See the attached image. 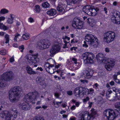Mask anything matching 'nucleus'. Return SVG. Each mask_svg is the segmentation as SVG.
<instances>
[{
    "label": "nucleus",
    "mask_w": 120,
    "mask_h": 120,
    "mask_svg": "<svg viewBox=\"0 0 120 120\" xmlns=\"http://www.w3.org/2000/svg\"><path fill=\"white\" fill-rule=\"evenodd\" d=\"M51 45L50 41L47 39H44L40 40L37 43V47L41 49L49 48Z\"/></svg>",
    "instance_id": "5"
},
{
    "label": "nucleus",
    "mask_w": 120,
    "mask_h": 120,
    "mask_svg": "<svg viewBox=\"0 0 120 120\" xmlns=\"http://www.w3.org/2000/svg\"><path fill=\"white\" fill-rule=\"evenodd\" d=\"M104 36V40L107 43H109L114 39L115 34L114 32L109 31L105 33Z\"/></svg>",
    "instance_id": "9"
},
{
    "label": "nucleus",
    "mask_w": 120,
    "mask_h": 120,
    "mask_svg": "<svg viewBox=\"0 0 120 120\" xmlns=\"http://www.w3.org/2000/svg\"><path fill=\"white\" fill-rule=\"evenodd\" d=\"M111 22L117 24H120V13L119 11H115L112 13L110 16Z\"/></svg>",
    "instance_id": "7"
},
{
    "label": "nucleus",
    "mask_w": 120,
    "mask_h": 120,
    "mask_svg": "<svg viewBox=\"0 0 120 120\" xmlns=\"http://www.w3.org/2000/svg\"><path fill=\"white\" fill-rule=\"evenodd\" d=\"M71 50L72 51V52L74 53H75L78 50V48L77 47H75L74 46L71 48H70Z\"/></svg>",
    "instance_id": "38"
},
{
    "label": "nucleus",
    "mask_w": 120,
    "mask_h": 120,
    "mask_svg": "<svg viewBox=\"0 0 120 120\" xmlns=\"http://www.w3.org/2000/svg\"><path fill=\"white\" fill-rule=\"evenodd\" d=\"M88 89L86 88L80 86L77 87L74 89V95L77 97L83 96Z\"/></svg>",
    "instance_id": "6"
},
{
    "label": "nucleus",
    "mask_w": 120,
    "mask_h": 120,
    "mask_svg": "<svg viewBox=\"0 0 120 120\" xmlns=\"http://www.w3.org/2000/svg\"><path fill=\"white\" fill-rule=\"evenodd\" d=\"M104 62L106 64L105 65V68L108 71H110L112 70V68L115 64V61L114 60H104Z\"/></svg>",
    "instance_id": "15"
},
{
    "label": "nucleus",
    "mask_w": 120,
    "mask_h": 120,
    "mask_svg": "<svg viewBox=\"0 0 120 120\" xmlns=\"http://www.w3.org/2000/svg\"><path fill=\"white\" fill-rule=\"evenodd\" d=\"M17 112L16 109H12L11 112L12 114H11L8 111H5L1 112L0 114V116L2 118H5L6 120H14V118L17 117Z\"/></svg>",
    "instance_id": "4"
},
{
    "label": "nucleus",
    "mask_w": 120,
    "mask_h": 120,
    "mask_svg": "<svg viewBox=\"0 0 120 120\" xmlns=\"http://www.w3.org/2000/svg\"><path fill=\"white\" fill-rule=\"evenodd\" d=\"M57 10L61 12L64 10L63 5L61 4H59L57 6Z\"/></svg>",
    "instance_id": "27"
},
{
    "label": "nucleus",
    "mask_w": 120,
    "mask_h": 120,
    "mask_svg": "<svg viewBox=\"0 0 120 120\" xmlns=\"http://www.w3.org/2000/svg\"><path fill=\"white\" fill-rule=\"evenodd\" d=\"M115 107L116 108L115 110L120 114V102H116L115 104Z\"/></svg>",
    "instance_id": "24"
},
{
    "label": "nucleus",
    "mask_w": 120,
    "mask_h": 120,
    "mask_svg": "<svg viewBox=\"0 0 120 120\" xmlns=\"http://www.w3.org/2000/svg\"><path fill=\"white\" fill-rule=\"evenodd\" d=\"M99 10V9L98 8H94L93 7V8H92V11L93 13H96L95 12H96L97 14L95 15H97V11Z\"/></svg>",
    "instance_id": "40"
},
{
    "label": "nucleus",
    "mask_w": 120,
    "mask_h": 120,
    "mask_svg": "<svg viewBox=\"0 0 120 120\" xmlns=\"http://www.w3.org/2000/svg\"><path fill=\"white\" fill-rule=\"evenodd\" d=\"M89 93L90 94H93L94 93V89L92 88H90L89 89Z\"/></svg>",
    "instance_id": "44"
},
{
    "label": "nucleus",
    "mask_w": 120,
    "mask_h": 120,
    "mask_svg": "<svg viewBox=\"0 0 120 120\" xmlns=\"http://www.w3.org/2000/svg\"><path fill=\"white\" fill-rule=\"evenodd\" d=\"M26 69L27 73L31 75L35 73V72L29 66H28L26 67Z\"/></svg>",
    "instance_id": "22"
},
{
    "label": "nucleus",
    "mask_w": 120,
    "mask_h": 120,
    "mask_svg": "<svg viewBox=\"0 0 120 120\" xmlns=\"http://www.w3.org/2000/svg\"><path fill=\"white\" fill-rule=\"evenodd\" d=\"M33 120H45L44 118L41 117L36 116L34 117Z\"/></svg>",
    "instance_id": "37"
},
{
    "label": "nucleus",
    "mask_w": 120,
    "mask_h": 120,
    "mask_svg": "<svg viewBox=\"0 0 120 120\" xmlns=\"http://www.w3.org/2000/svg\"><path fill=\"white\" fill-rule=\"evenodd\" d=\"M68 4L71 5V0H66Z\"/></svg>",
    "instance_id": "47"
},
{
    "label": "nucleus",
    "mask_w": 120,
    "mask_h": 120,
    "mask_svg": "<svg viewBox=\"0 0 120 120\" xmlns=\"http://www.w3.org/2000/svg\"><path fill=\"white\" fill-rule=\"evenodd\" d=\"M85 38L86 41L90 46H94L95 42H97L98 39L92 34H87L85 37Z\"/></svg>",
    "instance_id": "10"
},
{
    "label": "nucleus",
    "mask_w": 120,
    "mask_h": 120,
    "mask_svg": "<svg viewBox=\"0 0 120 120\" xmlns=\"http://www.w3.org/2000/svg\"><path fill=\"white\" fill-rule=\"evenodd\" d=\"M62 38L64 40L67 39L68 40H70V38L68 37V36H66L63 37Z\"/></svg>",
    "instance_id": "51"
},
{
    "label": "nucleus",
    "mask_w": 120,
    "mask_h": 120,
    "mask_svg": "<svg viewBox=\"0 0 120 120\" xmlns=\"http://www.w3.org/2000/svg\"><path fill=\"white\" fill-rule=\"evenodd\" d=\"M13 73L11 71H7L0 75V88H5L6 86V81H10L12 79Z\"/></svg>",
    "instance_id": "3"
},
{
    "label": "nucleus",
    "mask_w": 120,
    "mask_h": 120,
    "mask_svg": "<svg viewBox=\"0 0 120 120\" xmlns=\"http://www.w3.org/2000/svg\"><path fill=\"white\" fill-rule=\"evenodd\" d=\"M39 96V93L37 91L29 93L24 97V100L25 102L19 105V107L25 111L29 110L31 106L27 102L34 104L35 103V101L38 98Z\"/></svg>",
    "instance_id": "1"
},
{
    "label": "nucleus",
    "mask_w": 120,
    "mask_h": 120,
    "mask_svg": "<svg viewBox=\"0 0 120 120\" xmlns=\"http://www.w3.org/2000/svg\"><path fill=\"white\" fill-rule=\"evenodd\" d=\"M36 80L40 85L45 81L44 79L41 77H38L36 79Z\"/></svg>",
    "instance_id": "25"
},
{
    "label": "nucleus",
    "mask_w": 120,
    "mask_h": 120,
    "mask_svg": "<svg viewBox=\"0 0 120 120\" xmlns=\"http://www.w3.org/2000/svg\"><path fill=\"white\" fill-rule=\"evenodd\" d=\"M120 74V73L118 72H115V74L113 76V78H117V76L119 75Z\"/></svg>",
    "instance_id": "45"
},
{
    "label": "nucleus",
    "mask_w": 120,
    "mask_h": 120,
    "mask_svg": "<svg viewBox=\"0 0 120 120\" xmlns=\"http://www.w3.org/2000/svg\"><path fill=\"white\" fill-rule=\"evenodd\" d=\"M38 56V54L37 53L32 55L27 54L25 58L26 59L28 60H39Z\"/></svg>",
    "instance_id": "19"
},
{
    "label": "nucleus",
    "mask_w": 120,
    "mask_h": 120,
    "mask_svg": "<svg viewBox=\"0 0 120 120\" xmlns=\"http://www.w3.org/2000/svg\"><path fill=\"white\" fill-rule=\"evenodd\" d=\"M62 106L63 107L65 108L67 106V103H65L63 104H62Z\"/></svg>",
    "instance_id": "63"
},
{
    "label": "nucleus",
    "mask_w": 120,
    "mask_h": 120,
    "mask_svg": "<svg viewBox=\"0 0 120 120\" xmlns=\"http://www.w3.org/2000/svg\"><path fill=\"white\" fill-rule=\"evenodd\" d=\"M76 109V106L75 105H73L70 108L72 110H74Z\"/></svg>",
    "instance_id": "59"
},
{
    "label": "nucleus",
    "mask_w": 120,
    "mask_h": 120,
    "mask_svg": "<svg viewBox=\"0 0 120 120\" xmlns=\"http://www.w3.org/2000/svg\"><path fill=\"white\" fill-rule=\"evenodd\" d=\"M82 57L83 60H93L95 56L92 53L86 52L82 54Z\"/></svg>",
    "instance_id": "14"
},
{
    "label": "nucleus",
    "mask_w": 120,
    "mask_h": 120,
    "mask_svg": "<svg viewBox=\"0 0 120 120\" xmlns=\"http://www.w3.org/2000/svg\"><path fill=\"white\" fill-rule=\"evenodd\" d=\"M80 81L81 84L84 85H86L88 82V81L86 80L81 79Z\"/></svg>",
    "instance_id": "33"
},
{
    "label": "nucleus",
    "mask_w": 120,
    "mask_h": 120,
    "mask_svg": "<svg viewBox=\"0 0 120 120\" xmlns=\"http://www.w3.org/2000/svg\"><path fill=\"white\" fill-rule=\"evenodd\" d=\"M84 64L85 66H88L94 63L93 60H84Z\"/></svg>",
    "instance_id": "26"
},
{
    "label": "nucleus",
    "mask_w": 120,
    "mask_h": 120,
    "mask_svg": "<svg viewBox=\"0 0 120 120\" xmlns=\"http://www.w3.org/2000/svg\"><path fill=\"white\" fill-rule=\"evenodd\" d=\"M93 6L88 5L85 6L83 7V12L87 14L90 16H94L97 14L96 13H93L92 8Z\"/></svg>",
    "instance_id": "13"
},
{
    "label": "nucleus",
    "mask_w": 120,
    "mask_h": 120,
    "mask_svg": "<svg viewBox=\"0 0 120 120\" xmlns=\"http://www.w3.org/2000/svg\"><path fill=\"white\" fill-rule=\"evenodd\" d=\"M54 66V65H49L48 63H46L45 65V68L47 71L51 74H53L56 72L55 69L52 68Z\"/></svg>",
    "instance_id": "18"
},
{
    "label": "nucleus",
    "mask_w": 120,
    "mask_h": 120,
    "mask_svg": "<svg viewBox=\"0 0 120 120\" xmlns=\"http://www.w3.org/2000/svg\"><path fill=\"white\" fill-rule=\"evenodd\" d=\"M67 93L69 95H71L73 94L72 92L71 91H68L67 92Z\"/></svg>",
    "instance_id": "50"
},
{
    "label": "nucleus",
    "mask_w": 120,
    "mask_h": 120,
    "mask_svg": "<svg viewBox=\"0 0 120 120\" xmlns=\"http://www.w3.org/2000/svg\"><path fill=\"white\" fill-rule=\"evenodd\" d=\"M81 103V102H80L77 101L76 102H75V104L76 106L77 107H78L79 106L80 104Z\"/></svg>",
    "instance_id": "57"
},
{
    "label": "nucleus",
    "mask_w": 120,
    "mask_h": 120,
    "mask_svg": "<svg viewBox=\"0 0 120 120\" xmlns=\"http://www.w3.org/2000/svg\"><path fill=\"white\" fill-rule=\"evenodd\" d=\"M104 114L109 120H113L117 115L115 112L112 109L105 110L104 112Z\"/></svg>",
    "instance_id": "8"
},
{
    "label": "nucleus",
    "mask_w": 120,
    "mask_h": 120,
    "mask_svg": "<svg viewBox=\"0 0 120 120\" xmlns=\"http://www.w3.org/2000/svg\"><path fill=\"white\" fill-rule=\"evenodd\" d=\"M60 49V47L59 45H54L50 50V56H52L56 53L59 52Z\"/></svg>",
    "instance_id": "16"
},
{
    "label": "nucleus",
    "mask_w": 120,
    "mask_h": 120,
    "mask_svg": "<svg viewBox=\"0 0 120 120\" xmlns=\"http://www.w3.org/2000/svg\"><path fill=\"white\" fill-rule=\"evenodd\" d=\"M47 84V83L45 81L43 83L41 84L40 85L42 86L43 88L45 89L46 88Z\"/></svg>",
    "instance_id": "35"
},
{
    "label": "nucleus",
    "mask_w": 120,
    "mask_h": 120,
    "mask_svg": "<svg viewBox=\"0 0 120 120\" xmlns=\"http://www.w3.org/2000/svg\"><path fill=\"white\" fill-rule=\"evenodd\" d=\"M53 103L55 107L56 108H58L60 106V105L62 103V101L56 102L55 101H54Z\"/></svg>",
    "instance_id": "30"
},
{
    "label": "nucleus",
    "mask_w": 120,
    "mask_h": 120,
    "mask_svg": "<svg viewBox=\"0 0 120 120\" xmlns=\"http://www.w3.org/2000/svg\"><path fill=\"white\" fill-rule=\"evenodd\" d=\"M20 36L19 34H17L15 35V37L14 38V40L15 41H17V39L19 38V37Z\"/></svg>",
    "instance_id": "39"
},
{
    "label": "nucleus",
    "mask_w": 120,
    "mask_h": 120,
    "mask_svg": "<svg viewBox=\"0 0 120 120\" xmlns=\"http://www.w3.org/2000/svg\"><path fill=\"white\" fill-rule=\"evenodd\" d=\"M72 26L74 28L77 29H81L83 27L82 21L77 18L74 19L72 22Z\"/></svg>",
    "instance_id": "12"
},
{
    "label": "nucleus",
    "mask_w": 120,
    "mask_h": 120,
    "mask_svg": "<svg viewBox=\"0 0 120 120\" xmlns=\"http://www.w3.org/2000/svg\"><path fill=\"white\" fill-rule=\"evenodd\" d=\"M5 19V17L4 16L0 17V22L2 20H4Z\"/></svg>",
    "instance_id": "60"
},
{
    "label": "nucleus",
    "mask_w": 120,
    "mask_h": 120,
    "mask_svg": "<svg viewBox=\"0 0 120 120\" xmlns=\"http://www.w3.org/2000/svg\"><path fill=\"white\" fill-rule=\"evenodd\" d=\"M104 57V55L102 53H99L96 56L97 60H104L102 59Z\"/></svg>",
    "instance_id": "28"
},
{
    "label": "nucleus",
    "mask_w": 120,
    "mask_h": 120,
    "mask_svg": "<svg viewBox=\"0 0 120 120\" xmlns=\"http://www.w3.org/2000/svg\"><path fill=\"white\" fill-rule=\"evenodd\" d=\"M70 120H76V118L74 116H72L70 119Z\"/></svg>",
    "instance_id": "61"
},
{
    "label": "nucleus",
    "mask_w": 120,
    "mask_h": 120,
    "mask_svg": "<svg viewBox=\"0 0 120 120\" xmlns=\"http://www.w3.org/2000/svg\"><path fill=\"white\" fill-rule=\"evenodd\" d=\"M89 99V98L88 97H87L86 98L83 99V101L84 102H86L88 101Z\"/></svg>",
    "instance_id": "54"
},
{
    "label": "nucleus",
    "mask_w": 120,
    "mask_h": 120,
    "mask_svg": "<svg viewBox=\"0 0 120 120\" xmlns=\"http://www.w3.org/2000/svg\"><path fill=\"white\" fill-rule=\"evenodd\" d=\"M6 54V51L5 50H1L0 51V54L2 55H4Z\"/></svg>",
    "instance_id": "42"
},
{
    "label": "nucleus",
    "mask_w": 120,
    "mask_h": 120,
    "mask_svg": "<svg viewBox=\"0 0 120 120\" xmlns=\"http://www.w3.org/2000/svg\"><path fill=\"white\" fill-rule=\"evenodd\" d=\"M91 21L90 22V24L92 27H93L95 24V21L94 19H91Z\"/></svg>",
    "instance_id": "41"
},
{
    "label": "nucleus",
    "mask_w": 120,
    "mask_h": 120,
    "mask_svg": "<svg viewBox=\"0 0 120 120\" xmlns=\"http://www.w3.org/2000/svg\"><path fill=\"white\" fill-rule=\"evenodd\" d=\"M98 84L97 83H96L93 85V88L95 89H97L98 88Z\"/></svg>",
    "instance_id": "49"
},
{
    "label": "nucleus",
    "mask_w": 120,
    "mask_h": 120,
    "mask_svg": "<svg viewBox=\"0 0 120 120\" xmlns=\"http://www.w3.org/2000/svg\"><path fill=\"white\" fill-rule=\"evenodd\" d=\"M34 10L36 13H39L40 11V7L38 5H36Z\"/></svg>",
    "instance_id": "32"
},
{
    "label": "nucleus",
    "mask_w": 120,
    "mask_h": 120,
    "mask_svg": "<svg viewBox=\"0 0 120 120\" xmlns=\"http://www.w3.org/2000/svg\"><path fill=\"white\" fill-rule=\"evenodd\" d=\"M62 64H56L55 68H59L60 66L61 67Z\"/></svg>",
    "instance_id": "55"
},
{
    "label": "nucleus",
    "mask_w": 120,
    "mask_h": 120,
    "mask_svg": "<svg viewBox=\"0 0 120 120\" xmlns=\"http://www.w3.org/2000/svg\"><path fill=\"white\" fill-rule=\"evenodd\" d=\"M42 5L44 7L48 8L49 6V4L47 2H45L42 4Z\"/></svg>",
    "instance_id": "36"
},
{
    "label": "nucleus",
    "mask_w": 120,
    "mask_h": 120,
    "mask_svg": "<svg viewBox=\"0 0 120 120\" xmlns=\"http://www.w3.org/2000/svg\"><path fill=\"white\" fill-rule=\"evenodd\" d=\"M112 89L113 91L115 92L116 93L118 91V90L116 88H113V89Z\"/></svg>",
    "instance_id": "64"
},
{
    "label": "nucleus",
    "mask_w": 120,
    "mask_h": 120,
    "mask_svg": "<svg viewBox=\"0 0 120 120\" xmlns=\"http://www.w3.org/2000/svg\"><path fill=\"white\" fill-rule=\"evenodd\" d=\"M28 21L31 23L33 22H34L33 19L32 17H30L28 19Z\"/></svg>",
    "instance_id": "52"
},
{
    "label": "nucleus",
    "mask_w": 120,
    "mask_h": 120,
    "mask_svg": "<svg viewBox=\"0 0 120 120\" xmlns=\"http://www.w3.org/2000/svg\"><path fill=\"white\" fill-rule=\"evenodd\" d=\"M84 44L82 46L83 47H85L86 48L88 46V45H87L86 43V41H84Z\"/></svg>",
    "instance_id": "58"
},
{
    "label": "nucleus",
    "mask_w": 120,
    "mask_h": 120,
    "mask_svg": "<svg viewBox=\"0 0 120 120\" xmlns=\"http://www.w3.org/2000/svg\"><path fill=\"white\" fill-rule=\"evenodd\" d=\"M93 73V71L90 69H88L87 70H84L83 71L84 77L87 79H89L91 78Z\"/></svg>",
    "instance_id": "17"
},
{
    "label": "nucleus",
    "mask_w": 120,
    "mask_h": 120,
    "mask_svg": "<svg viewBox=\"0 0 120 120\" xmlns=\"http://www.w3.org/2000/svg\"><path fill=\"white\" fill-rule=\"evenodd\" d=\"M95 117V114L93 113L90 114H80L79 116V120H93Z\"/></svg>",
    "instance_id": "11"
},
{
    "label": "nucleus",
    "mask_w": 120,
    "mask_h": 120,
    "mask_svg": "<svg viewBox=\"0 0 120 120\" xmlns=\"http://www.w3.org/2000/svg\"><path fill=\"white\" fill-rule=\"evenodd\" d=\"M9 29V27L6 26L4 25L2 29H3L4 30H6Z\"/></svg>",
    "instance_id": "53"
},
{
    "label": "nucleus",
    "mask_w": 120,
    "mask_h": 120,
    "mask_svg": "<svg viewBox=\"0 0 120 120\" xmlns=\"http://www.w3.org/2000/svg\"><path fill=\"white\" fill-rule=\"evenodd\" d=\"M4 38L6 40L5 43H8L9 40V35L8 34H7L5 36Z\"/></svg>",
    "instance_id": "34"
},
{
    "label": "nucleus",
    "mask_w": 120,
    "mask_h": 120,
    "mask_svg": "<svg viewBox=\"0 0 120 120\" xmlns=\"http://www.w3.org/2000/svg\"><path fill=\"white\" fill-rule=\"evenodd\" d=\"M67 65H70L72 63H74L73 60H67Z\"/></svg>",
    "instance_id": "46"
},
{
    "label": "nucleus",
    "mask_w": 120,
    "mask_h": 120,
    "mask_svg": "<svg viewBox=\"0 0 120 120\" xmlns=\"http://www.w3.org/2000/svg\"><path fill=\"white\" fill-rule=\"evenodd\" d=\"M74 63L73 66L76 70L79 68L81 64V60H73Z\"/></svg>",
    "instance_id": "20"
},
{
    "label": "nucleus",
    "mask_w": 120,
    "mask_h": 120,
    "mask_svg": "<svg viewBox=\"0 0 120 120\" xmlns=\"http://www.w3.org/2000/svg\"><path fill=\"white\" fill-rule=\"evenodd\" d=\"M54 96L57 98H58L60 95V94L58 93H54Z\"/></svg>",
    "instance_id": "56"
},
{
    "label": "nucleus",
    "mask_w": 120,
    "mask_h": 120,
    "mask_svg": "<svg viewBox=\"0 0 120 120\" xmlns=\"http://www.w3.org/2000/svg\"><path fill=\"white\" fill-rule=\"evenodd\" d=\"M15 16L12 14H11L10 18H8L7 21V23L9 24H12L13 22V20L15 18Z\"/></svg>",
    "instance_id": "21"
},
{
    "label": "nucleus",
    "mask_w": 120,
    "mask_h": 120,
    "mask_svg": "<svg viewBox=\"0 0 120 120\" xmlns=\"http://www.w3.org/2000/svg\"><path fill=\"white\" fill-rule=\"evenodd\" d=\"M80 0H71V5L72 4H75L77 3L78 1H80Z\"/></svg>",
    "instance_id": "48"
},
{
    "label": "nucleus",
    "mask_w": 120,
    "mask_h": 120,
    "mask_svg": "<svg viewBox=\"0 0 120 120\" xmlns=\"http://www.w3.org/2000/svg\"><path fill=\"white\" fill-rule=\"evenodd\" d=\"M19 49L20 50L21 52H23V50L24 49V45H22L21 46H19Z\"/></svg>",
    "instance_id": "43"
},
{
    "label": "nucleus",
    "mask_w": 120,
    "mask_h": 120,
    "mask_svg": "<svg viewBox=\"0 0 120 120\" xmlns=\"http://www.w3.org/2000/svg\"><path fill=\"white\" fill-rule=\"evenodd\" d=\"M56 13V10L54 9H52L47 12V13L51 16L54 15Z\"/></svg>",
    "instance_id": "23"
},
{
    "label": "nucleus",
    "mask_w": 120,
    "mask_h": 120,
    "mask_svg": "<svg viewBox=\"0 0 120 120\" xmlns=\"http://www.w3.org/2000/svg\"><path fill=\"white\" fill-rule=\"evenodd\" d=\"M21 88L19 86H16L11 89L9 92V99L11 102H15L18 100L21 94Z\"/></svg>",
    "instance_id": "2"
},
{
    "label": "nucleus",
    "mask_w": 120,
    "mask_h": 120,
    "mask_svg": "<svg viewBox=\"0 0 120 120\" xmlns=\"http://www.w3.org/2000/svg\"><path fill=\"white\" fill-rule=\"evenodd\" d=\"M105 51L106 52H109V49L108 48H105Z\"/></svg>",
    "instance_id": "62"
},
{
    "label": "nucleus",
    "mask_w": 120,
    "mask_h": 120,
    "mask_svg": "<svg viewBox=\"0 0 120 120\" xmlns=\"http://www.w3.org/2000/svg\"><path fill=\"white\" fill-rule=\"evenodd\" d=\"M9 11L8 10L5 8H2L0 11V14H4L8 13Z\"/></svg>",
    "instance_id": "29"
},
{
    "label": "nucleus",
    "mask_w": 120,
    "mask_h": 120,
    "mask_svg": "<svg viewBox=\"0 0 120 120\" xmlns=\"http://www.w3.org/2000/svg\"><path fill=\"white\" fill-rule=\"evenodd\" d=\"M22 37L24 40H27L29 38L30 34L28 33H25L23 35Z\"/></svg>",
    "instance_id": "31"
}]
</instances>
